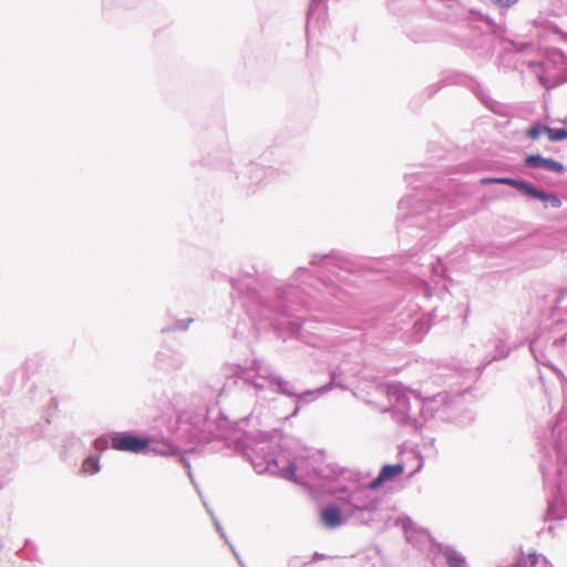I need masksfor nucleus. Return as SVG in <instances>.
I'll use <instances>...</instances> for the list:
<instances>
[{"instance_id":"obj_1","label":"nucleus","mask_w":567,"mask_h":567,"mask_svg":"<svg viewBox=\"0 0 567 567\" xmlns=\"http://www.w3.org/2000/svg\"><path fill=\"white\" fill-rule=\"evenodd\" d=\"M150 445V441L132 434H122L112 440V447L117 451L141 453Z\"/></svg>"},{"instance_id":"obj_2","label":"nucleus","mask_w":567,"mask_h":567,"mask_svg":"<svg viewBox=\"0 0 567 567\" xmlns=\"http://www.w3.org/2000/svg\"><path fill=\"white\" fill-rule=\"evenodd\" d=\"M404 471V466L402 464H394V465H384L379 475L369 483L370 489H378L381 487L385 482L393 480L394 477L401 475Z\"/></svg>"},{"instance_id":"obj_3","label":"nucleus","mask_w":567,"mask_h":567,"mask_svg":"<svg viewBox=\"0 0 567 567\" xmlns=\"http://www.w3.org/2000/svg\"><path fill=\"white\" fill-rule=\"evenodd\" d=\"M526 166L529 167H542L547 171L561 173L564 172V165L551 158H545L540 155H529L525 158Z\"/></svg>"},{"instance_id":"obj_4","label":"nucleus","mask_w":567,"mask_h":567,"mask_svg":"<svg viewBox=\"0 0 567 567\" xmlns=\"http://www.w3.org/2000/svg\"><path fill=\"white\" fill-rule=\"evenodd\" d=\"M320 518L324 526L334 528L342 524V514L337 506H328L320 513Z\"/></svg>"},{"instance_id":"obj_5","label":"nucleus","mask_w":567,"mask_h":567,"mask_svg":"<svg viewBox=\"0 0 567 567\" xmlns=\"http://www.w3.org/2000/svg\"><path fill=\"white\" fill-rule=\"evenodd\" d=\"M481 183L482 184L494 183V184L511 185V186L515 187L516 189H518L519 192H522L523 194H525L527 196H528V194L530 192V188L533 186V185H530L528 183H525L523 181H517V179H513V178H509V177H498V178L486 177V178H482Z\"/></svg>"},{"instance_id":"obj_6","label":"nucleus","mask_w":567,"mask_h":567,"mask_svg":"<svg viewBox=\"0 0 567 567\" xmlns=\"http://www.w3.org/2000/svg\"><path fill=\"white\" fill-rule=\"evenodd\" d=\"M528 196L544 202L546 206L549 205L551 207L558 208L561 205L560 199L556 195L546 194L545 192L539 190V189L535 188L534 186H532Z\"/></svg>"},{"instance_id":"obj_7","label":"nucleus","mask_w":567,"mask_h":567,"mask_svg":"<svg viewBox=\"0 0 567 567\" xmlns=\"http://www.w3.org/2000/svg\"><path fill=\"white\" fill-rule=\"evenodd\" d=\"M544 132L547 134L548 138L551 142L565 141L567 140V130L566 128H551L549 126H544Z\"/></svg>"},{"instance_id":"obj_8","label":"nucleus","mask_w":567,"mask_h":567,"mask_svg":"<svg viewBox=\"0 0 567 567\" xmlns=\"http://www.w3.org/2000/svg\"><path fill=\"white\" fill-rule=\"evenodd\" d=\"M100 470L99 461L94 457H87L82 464V472L84 474H95Z\"/></svg>"},{"instance_id":"obj_9","label":"nucleus","mask_w":567,"mask_h":567,"mask_svg":"<svg viewBox=\"0 0 567 567\" xmlns=\"http://www.w3.org/2000/svg\"><path fill=\"white\" fill-rule=\"evenodd\" d=\"M544 132V127H540L539 125H533L527 131V137L532 140L539 138L540 134Z\"/></svg>"},{"instance_id":"obj_10","label":"nucleus","mask_w":567,"mask_h":567,"mask_svg":"<svg viewBox=\"0 0 567 567\" xmlns=\"http://www.w3.org/2000/svg\"><path fill=\"white\" fill-rule=\"evenodd\" d=\"M449 567H466L465 560L458 556L449 557Z\"/></svg>"},{"instance_id":"obj_11","label":"nucleus","mask_w":567,"mask_h":567,"mask_svg":"<svg viewBox=\"0 0 567 567\" xmlns=\"http://www.w3.org/2000/svg\"><path fill=\"white\" fill-rule=\"evenodd\" d=\"M494 3L501 7H511L516 3L518 0H492Z\"/></svg>"}]
</instances>
